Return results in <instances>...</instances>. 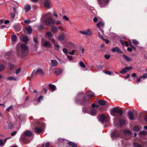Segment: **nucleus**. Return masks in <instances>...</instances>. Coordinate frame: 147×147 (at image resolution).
<instances>
[{"instance_id": "6e6552de", "label": "nucleus", "mask_w": 147, "mask_h": 147, "mask_svg": "<svg viewBox=\"0 0 147 147\" xmlns=\"http://www.w3.org/2000/svg\"><path fill=\"white\" fill-rule=\"evenodd\" d=\"M63 71V69L61 68H57L55 69L54 72L56 75H59L62 73Z\"/></svg>"}, {"instance_id": "f03ea898", "label": "nucleus", "mask_w": 147, "mask_h": 147, "mask_svg": "<svg viewBox=\"0 0 147 147\" xmlns=\"http://www.w3.org/2000/svg\"><path fill=\"white\" fill-rule=\"evenodd\" d=\"M32 133L30 131H27L24 133V135L21 137V139L24 143L27 144L30 142L28 140L27 137L31 136Z\"/></svg>"}, {"instance_id": "a878e982", "label": "nucleus", "mask_w": 147, "mask_h": 147, "mask_svg": "<svg viewBox=\"0 0 147 147\" xmlns=\"http://www.w3.org/2000/svg\"><path fill=\"white\" fill-rule=\"evenodd\" d=\"M85 34L88 36H90L92 34L91 30L89 29H88L85 31Z\"/></svg>"}, {"instance_id": "338daca9", "label": "nucleus", "mask_w": 147, "mask_h": 147, "mask_svg": "<svg viewBox=\"0 0 147 147\" xmlns=\"http://www.w3.org/2000/svg\"><path fill=\"white\" fill-rule=\"evenodd\" d=\"M33 40L34 42L35 43H37L38 42L37 38H36L34 37L33 38Z\"/></svg>"}, {"instance_id": "69168bd1", "label": "nucleus", "mask_w": 147, "mask_h": 147, "mask_svg": "<svg viewBox=\"0 0 147 147\" xmlns=\"http://www.w3.org/2000/svg\"><path fill=\"white\" fill-rule=\"evenodd\" d=\"M93 20L95 22H97L98 18L96 17H95L93 19Z\"/></svg>"}, {"instance_id": "39448f33", "label": "nucleus", "mask_w": 147, "mask_h": 147, "mask_svg": "<svg viewBox=\"0 0 147 147\" xmlns=\"http://www.w3.org/2000/svg\"><path fill=\"white\" fill-rule=\"evenodd\" d=\"M54 23V21L50 17L46 19L45 22V24L47 26H52Z\"/></svg>"}, {"instance_id": "4be33fe9", "label": "nucleus", "mask_w": 147, "mask_h": 147, "mask_svg": "<svg viewBox=\"0 0 147 147\" xmlns=\"http://www.w3.org/2000/svg\"><path fill=\"white\" fill-rule=\"evenodd\" d=\"M125 121L124 119H121L119 120L120 126H122L125 124Z\"/></svg>"}, {"instance_id": "2eb2a0df", "label": "nucleus", "mask_w": 147, "mask_h": 147, "mask_svg": "<svg viewBox=\"0 0 147 147\" xmlns=\"http://www.w3.org/2000/svg\"><path fill=\"white\" fill-rule=\"evenodd\" d=\"M25 29L27 31L29 34H31L32 33V30L30 26L26 27Z\"/></svg>"}, {"instance_id": "79ce46f5", "label": "nucleus", "mask_w": 147, "mask_h": 147, "mask_svg": "<svg viewBox=\"0 0 147 147\" xmlns=\"http://www.w3.org/2000/svg\"><path fill=\"white\" fill-rule=\"evenodd\" d=\"M132 41L133 44L135 45H137L139 44L138 42L135 40H133Z\"/></svg>"}, {"instance_id": "0eeeda50", "label": "nucleus", "mask_w": 147, "mask_h": 147, "mask_svg": "<svg viewBox=\"0 0 147 147\" xmlns=\"http://www.w3.org/2000/svg\"><path fill=\"white\" fill-rule=\"evenodd\" d=\"M98 118L99 121L101 123H103L106 119V117L103 114H101L100 116H98Z\"/></svg>"}, {"instance_id": "e2e57ef3", "label": "nucleus", "mask_w": 147, "mask_h": 147, "mask_svg": "<svg viewBox=\"0 0 147 147\" xmlns=\"http://www.w3.org/2000/svg\"><path fill=\"white\" fill-rule=\"evenodd\" d=\"M105 73L109 75H111V72L109 71H105Z\"/></svg>"}, {"instance_id": "bb28decb", "label": "nucleus", "mask_w": 147, "mask_h": 147, "mask_svg": "<svg viewBox=\"0 0 147 147\" xmlns=\"http://www.w3.org/2000/svg\"><path fill=\"white\" fill-rule=\"evenodd\" d=\"M7 79L9 80H13L15 81H17L18 80L17 78H16L12 76L8 77L7 78Z\"/></svg>"}, {"instance_id": "5701e85b", "label": "nucleus", "mask_w": 147, "mask_h": 147, "mask_svg": "<svg viewBox=\"0 0 147 147\" xmlns=\"http://www.w3.org/2000/svg\"><path fill=\"white\" fill-rule=\"evenodd\" d=\"M68 144L72 147H77V145L73 142L69 141Z\"/></svg>"}, {"instance_id": "72a5a7b5", "label": "nucleus", "mask_w": 147, "mask_h": 147, "mask_svg": "<svg viewBox=\"0 0 147 147\" xmlns=\"http://www.w3.org/2000/svg\"><path fill=\"white\" fill-rule=\"evenodd\" d=\"M11 39L13 42L16 41L17 39V37L15 35H12L11 36Z\"/></svg>"}, {"instance_id": "ddd939ff", "label": "nucleus", "mask_w": 147, "mask_h": 147, "mask_svg": "<svg viewBox=\"0 0 147 147\" xmlns=\"http://www.w3.org/2000/svg\"><path fill=\"white\" fill-rule=\"evenodd\" d=\"M51 30L53 33H56L58 31V28L55 26H52Z\"/></svg>"}, {"instance_id": "7ed1b4c3", "label": "nucleus", "mask_w": 147, "mask_h": 147, "mask_svg": "<svg viewBox=\"0 0 147 147\" xmlns=\"http://www.w3.org/2000/svg\"><path fill=\"white\" fill-rule=\"evenodd\" d=\"M112 114L114 116H117V115L116 113H119L120 115H122L123 111L122 109H119L115 107L113 108L111 111Z\"/></svg>"}, {"instance_id": "0e129e2a", "label": "nucleus", "mask_w": 147, "mask_h": 147, "mask_svg": "<svg viewBox=\"0 0 147 147\" xmlns=\"http://www.w3.org/2000/svg\"><path fill=\"white\" fill-rule=\"evenodd\" d=\"M96 67L97 68L99 69L100 70H102L103 68L102 67V66L100 65H97L96 66Z\"/></svg>"}, {"instance_id": "9b49d317", "label": "nucleus", "mask_w": 147, "mask_h": 147, "mask_svg": "<svg viewBox=\"0 0 147 147\" xmlns=\"http://www.w3.org/2000/svg\"><path fill=\"white\" fill-rule=\"evenodd\" d=\"M112 136L115 137H119V134L118 131L117 130H115V131L112 133Z\"/></svg>"}, {"instance_id": "b1692460", "label": "nucleus", "mask_w": 147, "mask_h": 147, "mask_svg": "<svg viewBox=\"0 0 147 147\" xmlns=\"http://www.w3.org/2000/svg\"><path fill=\"white\" fill-rule=\"evenodd\" d=\"M104 25V23L102 21L98 22L96 25L97 27L98 28H100L101 26H103Z\"/></svg>"}, {"instance_id": "ea45409f", "label": "nucleus", "mask_w": 147, "mask_h": 147, "mask_svg": "<svg viewBox=\"0 0 147 147\" xmlns=\"http://www.w3.org/2000/svg\"><path fill=\"white\" fill-rule=\"evenodd\" d=\"M28 98H29L28 96H27L26 97V98L25 99V103L23 104L22 105L24 107H28V105L27 106H26V101L28 100Z\"/></svg>"}, {"instance_id": "f257e3e1", "label": "nucleus", "mask_w": 147, "mask_h": 147, "mask_svg": "<svg viewBox=\"0 0 147 147\" xmlns=\"http://www.w3.org/2000/svg\"><path fill=\"white\" fill-rule=\"evenodd\" d=\"M79 102L80 105L84 107L82 109V111L84 113L87 112V108L90 106L91 104L90 99H87L85 97L83 100H80Z\"/></svg>"}, {"instance_id": "de8ad7c7", "label": "nucleus", "mask_w": 147, "mask_h": 147, "mask_svg": "<svg viewBox=\"0 0 147 147\" xmlns=\"http://www.w3.org/2000/svg\"><path fill=\"white\" fill-rule=\"evenodd\" d=\"M13 108V106L12 105H11L7 108V110L9 111L12 109Z\"/></svg>"}, {"instance_id": "052dcab7", "label": "nucleus", "mask_w": 147, "mask_h": 147, "mask_svg": "<svg viewBox=\"0 0 147 147\" xmlns=\"http://www.w3.org/2000/svg\"><path fill=\"white\" fill-rule=\"evenodd\" d=\"M17 133V131H15L14 132H12L11 133V135L12 136H15L16 134Z\"/></svg>"}, {"instance_id": "58836bf2", "label": "nucleus", "mask_w": 147, "mask_h": 147, "mask_svg": "<svg viewBox=\"0 0 147 147\" xmlns=\"http://www.w3.org/2000/svg\"><path fill=\"white\" fill-rule=\"evenodd\" d=\"M54 46L56 47L55 48V51H59L60 48L59 45H54Z\"/></svg>"}, {"instance_id": "f3484780", "label": "nucleus", "mask_w": 147, "mask_h": 147, "mask_svg": "<svg viewBox=\"0 0 147 147\" xmlns=\"http://www.w3.org/2000/svg\"><path fill=\"white\" fill-rule=\"evenodd\" d=\"M31 8L29 4H27L24 7V9L25 11L26 12H27L30 10Z\"/></svg>"}, {"instance_id": "c03bdc74", "label": "nucleus", "mask_w": 147, "mask_h": 147, "mask_svg": "<svg viewBox=\"0 0 147 147\" xmlns=\"http://www.w3.org/2000/svg\"><path fill=\"white\" fill-rule=\"evenodd\" d=\"M43 96H40L38 98V102H40V101L43 99Z\"/></svg>"}, {"instance_id": "09e8293b", "label": "nucleus", "mask_w": 147, "mask_h": 147, "mask_svg": "<svg viewBox=\"0 0 147 147\" xmlns=\"http://www.w3.org/2000/svg\"><path fill=\"white\" fill-rule=\"evenodd\" d=\"M21 70V68H18L16 71L15 73L16 74H18Z\"/></svg>"}, {"instance_id": "a18cd8bd", "label": "nucleus", "mask_w": 147, "mask_h": 147, "mask_svg": "<svg viewBox=\"0 0 147 147\" xmlns=\"http://www.w3.org/2000/svg\"><path fill=\"white\" fill-rule=\"evenodd\" d=\"M4 65L3 64L0 65V71H2L4 68Z\"/></svg>"}, {"instance_id": "680f3d73", "label": "nucleus", "mask_w": 147, "mask_h": 147, "mask_svg": "<svg viewBox=\"0 0 147 147\" xmlns=\"http://www.w3.org/2000/svg\"><path fill=\"white\" fill-rule=\"evenodd\" d=\"M50 146V143L49 142H47L45 144V147H49Z\"/></svg>"}, {"instance_id": "2f4dec72", "label": "nucleus", "mask_w": 147, "mask_h": 147, "mask_svg": "<svg viewBox=\"0 0 147 147\" xmlns=\"http://www.w3.org/2000/svg\"><path fill=\"white\" fill-rule=\"evenodd\" d=\"M44 44V46L46 47H50L51 46L50 42L48 41L45 42Z\"/></svg>"}, {"instance_id": "dca6fc26", "label": "nucleus", "mask_w": 147, "mask_h": 147, "mask_svg": "<svg viewBox=\"0 0 147 147\" xmlns=\"http://www.w3.org/2000/svg\"><path fill=\"white\" fill-rule=\"evenodd\" d=\"M42 130L40 127H35L34 129V132L35 133L39 134L42 132Z\"/></svg>"}, {"instance_id": "13d9d810", "label": "nucleus", "mask_w": 147, "mask_h": 147, "mask_svg": "<svg viewBox=\"0 0 147 147\" xmlns=\"http://www.w3.org/2000/svg\"><path fill=\"white\" fill-rule=\"evenodd\" d=\"M55 24H61V22L59 20L55 21L54 22Z\"/></svg>"}, {"instance_id": "6e6d98bb", "label": "nucleus", "mask_w": 147, "mask_h": 147, "mask_svg": "<svg viewBox=\"0 0 147 147\" xmlns=\"http://www.w3.org/2000/svg\"><path fill=\"white\" fill-rule=\"evenodd\" d=\"M75 50H73L71 52H69V53L71 55H73L75 53Z\"/></svg>"}, {"instance_id": "4c0bfd02", "label": "nucleus", "mask_w": 147, "mask_h": 147, "mask_svg": "<svg viewBox=\"0 0 147 147\" xmlns=\"http://www.w3.org/2000/svg\"><path fill=\"white\" fill-rule=\"evenodd\" d=\"M134 131H139L140 130V129L138 126L136 125L134 127Z\"/></svg>"}, {"instance_id": "4468645a", "label": "nucleus", "mask_w": 147, "mask_h": 147, "mask_svg": "<svg viewBox=\"0 0 147 147\" xmlns=\"http://www.w3.org/2000/svg\"><path fill=\"white\" fill-rule=\"evenodd\" d=\"M129 118L131 120H133L134 119V117L133 112L132 111H129L128 113Z\"/></svg>"}, {"instance_id": "f8f14e48", "label": "nucleus", "mask_w": 147, "mask_h": 147, "mask_svg": "<svg viewBox=\"0 0 147 147\" xmlns=\"http://www.w3.org/2000/svg\"><path fill=\"white\" fill-rule=\"evenodd\" d=\"M90 94L88 95L87 96H86L83 95V98H84L85 97H86L87 99H90L91 100V98L94 96L93 93L92 92H90Z\"/></svg>"}, {"instance_id": "c756f323", "label": "nucleus", "mask_w": 147, "mask_h": 147, "mask_svg": "<svg viewBox=\"0 0 147 147\" xmlns=\"http://www.w3.org/2000/svg\"><path fill=\"white\" fill-rule=\"evenodd\" d=\"M21 47L22 49L24 50H26L28 49L27 46L24 44H22L21 45Z\"/></svg>"}, {"instance_id": "864d4df0", "label": "nucleus", "mask_w": 147, "mask_h": 147, "mask_svg": "<svg viewBox=\"0 0 147 147\" xmlns=\"http://www.w3.org/2000/svg\"><path fill=\"white\" fill-rule=\"evenodd\" d=\"M110 55H105L104 57L106 59H108L110 57Z\"/></svg>"}, {"instance_id": "473e14b6", "label": "nucleus", "mask_w": 147, "mask_h": 147, "mask_svg": "<svg viewBox=\"0 0 147 147\" xmlns=\"http://www.w3.org/2000/svg\"><path fill=\"white\" fill-rule=\"evenodd\" d=\"M64 34L61 35L58 38V40L59 41H62L64 40Z\"/></svg>"}, {"instance_id": "6ab92c4d", "label": "nucleus", "mask_w": 147, "mask_h": 147, "mask_svg": "<svg viewBox=\"0 0 147 147\" xmlns=\"http://www.w3.org/2000/svg\"><path fill=\"white\" fill-rule=\"evenodd\" d=\"M51 63L52 67L56 66L58 64V63L57 61L55 60H51Z\"/></svg>"}, {"instance_id": "20e7f679", "label": "nucleus", "mask_w": 147, "mask_h": 147, "mask_svg": "<svg viewBox=\"0 0 147 147\" xmlns=\"http://www.w3.org/2000/svg\"><path fill=\"white\" fill-rule=\"evenodd\" d=\"M97 2L101 7L103 8L108 4L109 0H97Z\"/></svg>"}, {"instance_id": "cd10ccee", "label": "nucleus", "mask_w": 147, "mask_h": 147, "mask_svg": "<svg viewBox=\"0 0 147 147\" xmlns=\"http://www.w3.org/2000/svg\"><path fill=\"white\" fill-rule=\"evenodd\" d=\"M124 133L125 134H128V135H130L131 134V131L129 130H123Z\"/></svg>"}, {"instance_id": "a211bd4d", "label": "nucleus", "mask_w": 147, "mask_h": 147, "mask_svg": "<svg viewBox=\"0 0 147 147\" xmlns=\"http://www.w3.org/2000/svg\"><path fill=\"white\" fill-rule=\"evenodd\" d=\"M51 2L50 0H45L44 5L45 6L49 7V4Z\"/></svg>"}, {"instance_id": "a19ab883", "label": "nucleus", "mask_w": 147, "mask_h": 147, "mask_svg": "<svg viewBox=\"0 0 147 147\" xmlns=\"http://www.w3.org/2000/svg\"><path fill=\"white\" fill-rule=\"evenodd\" d=\"M80 65L83 68H85L86 67L85 65L82 61L80 62Z\"/></svg>"}, {"instance_id": "c85d7f7f", "label": "nucleus", "mask_w": 147, "mask_h": 147, "mask_svg": "<svg viewBox=\"0 0 147 147\" xmlns=\"http://www.w3.org/2000/svg\"><path fill=\"white\" fill-rule=\"evenodd\" d=\"M98 103L100 105L102 106L106 104L105 102L103 100H99Z\"/></svg>"}, {"instance_id": "393cba45", "label": "nucleus", "mask_w": 147, "mask_h": 147, "mask_svg": "<svg viewBox=\"0 0 147 147\" xmlns=\"http://www.w3.org/2000/svg\"><path fill=\"white\" fill-rule=\"evenodd\" d=\"M46 35L50 39L53 37V34L50 32H48L46 33Z\"/></svg>"}, {"instance_id": "7c9ffc66", "label": "nucleus", "mask_w": 147, "mask_h": 147, "mask_svg": "<svg viewBox=\"0 0 147 147\" xmlns=\"http://www.w3.org/2000/svg\"><path fill=\"white\" fill-rule=\"evenodd\" d=\"M123 57L125 58V59L127 61H131V59L129 57H127L125 55H123Z\"/></svg>"}, {"instance_id": "1a4fd4ad", "label": "nucleus", "mask_w": 147, "mask_h": 147, "mask_svg": "<svg viewBox=\"0 0 147 147\" xmlns=\"http://www.w3.org/2000/svg\"><path fill=\"white\" fill-rule=\"evenodd\" d=\"M111 50L113 52H115L116 51L117 52L120 53H123L122 51L117 47H116L112 48Z\"/></svg>"}, {"instance_id": "bf43d9fd", "label": "nucleus", "mask_w": 147, "mask_h": 147, "mask_svg": "<svg viewBox=\"0 0 147 147\" xmlns=\"http://www.w3.org/2000/svg\"><path fill=\"white\" fill-rule=\"evenodd\" d=\"M142 78H140V76L138 78H137L136 80V83H137L138 84V82H140V79Z\"/></svg>"}, {"instance_id": "412c9836", "label": "nucleus", "mask_w": 147, "mask_h": 147, "mask_svg": "<svg viewBox=\"0 0 147 147\" xmlns=\"http://www.w3.org/2000/svg\"><path fill=\"white\" fill-rule=\"evenodd\" d=\"M97 111L94 109H91L90 112V114L94 116L96 115Z\"/></svg>"}, {"instance_id": "774afa93", "label": "nucleus", "mask_w": 147, "mask_h": 147, "mask_svg": "<svg viewBox=\"0 0 147 147\" xmlns=\"http://www.w3.org/2000/svg\"><path fill=\"white\" fill-rule=\"evenodd\" d=\"M67 57L69 60H71L72 59V57L71 56L67 55Z\"/></svg>"}, {"instance_id": "603ef678", "label": "nucleus", "mask_w": 147, "mask_h": 147, "mask_svg": "<svg viewBox=\"0 0 147 147\" xmlns=\"http://www.w3.org/2000/svg\"><path fill=\"white\" fill-rule=\"evenodd\" d=\"M147 77V73L143 75L142 76H140V78H145Z\"/></svg>"}, {"instance_id": "f704fd0d", "label": "nucleus", "mask_w": 147, "mask_h": 147, "mask_svg": "<svg viewBox=\"0 0 147 147\" xmlns=\"http://www.w3.org/2000/svg\"><path fill=\"white\" fill-rule=\"evenodd\" d=\"M147 134L146 132L145 131H141L140 132L139 134V136H140L141 135H146Z\"/></svg>"}, {"instance_id": "aec40b11", "label": "nucleus", "mask_w": 147, "mask_h": 147, "mask_svg": "<svg viewBox=\"0 0 147 147\" xmlns=\"http://www.w3.org/2000/svg\"><path fill=\"white\" fill-rule=\"evenodd\" d=\"M49 87L50 90L53 91H55L56 89V86L52 84H49Z\"/></svg>"}, {"instance_id": "5fc2aeb1", "label": "nucleus", "mask_w": 147, "mask_h": 147, "mask_svg": "<svg viewBox=\"0 0 147 147\" xmlns=\"http://www.w3.org/2000/svg\"><path fill=\"white\" fill-rule=\"evenodd\" d=\"M18 118L21 121L23 120V116L21 115H18Z\"/></svg>"}, {"instance_id": "8fccbe9b", "label": "nucleus", "mask_w": 147, "mask_h": 147, "mask_svg": "<svg viewBox=\"0 0 147 147\" xmlns=\"http://www.w3.org/2000/svg\"><path fill=\"white\" fill-rule=\"evenodd\" d=\"M63 52L65 54V55L68 53L67 50L66 48H64L63 49Z\"/></svg>"}, {"instance_id": "4d7b16f0", "label": "nucleus", "mask_w": 147, "mask_h": 147, "mask_svg": "<svg viewBox=\"0 0 147 147\" xmlns=\"http://www.w3.org/2000/svg\"><path fill=\"white\" fill-rule=\"evenodd\" d=\"M10 69L12 70V69H13L14 67V65L13 64L10 63Z\"/></svg>"}, {"instance_id": "423d86ee", "label": "nucleus", "mask_w": 147, "mask_h": 147, "mask_svg": "<svg viewBox=\"0 0 147 147\" xmlns=\"http://www.w3.org/2000/svg\"><path fill=\"white\" fill-rule=\"evenodd\" d=\"M131 69L132 68L131 67H126L125 68H123L121 71H120V73L122 74H124L126 72L130 71Z\"/></svg>"}, {"instance_id": "c9c22d12", "label": "nucleus", "mask_w": 147, "mask_h": 147, "mask_svg": "<svg viewBox=\"0 0 147 147\" xmlns=\"http://www.w3.org/2000/svg\"><path fill=\"white\" fill-rule=\"evenodd\" d=\"M22 40L24 42H27L28 40L29 39L27 36H25L23 37Z\"/></svg>"}, {"instance_id": "37998d69", "label": "nucleus", "mask_w": 147, "mask_h": 147, "mask_svg": "<svg viewBox=\"0 0 147 147\" xmlns=\"http://www.w3.org/2000/svg\"><path fill=\"white\" fill-rule=\"evenodd\" d=\"M13 123H10L9 124L8 127L10 129H12L13 128Z\"/></svg>"}, {"instance_id": "9d476101", "label": "nucleus", "mask_w": 147, "mask_h": 147, "mask_svg": "<svg viewBox=\"0 0 147 147\" xmlns=\"http://www.w3.org/2000/svg\"><path fill=\"white\" fill-rule=\"evenodd\" d=\"M35 74L36 75H37L39 74L43 75L44 74V73L42 69L38 68L37 69V71L35 72Z\"/></svg>"}, {"instance_id": "e433bc0d", "label": "nucleus", "mask_w": 147, "mask_h": 147, "mask_svg": "<svg viewBox=\"0 0 147 147\" xmlns=\"http://www.w3.org/2000/svg\"><path fill=\"white\" fill-rule=\"evenodd\" d=\"M134 147H142L141 144L138 143H134Z\"/></svg>"}, {"instance_id": "3c124183", "label": "nucleus", "mask_w": 147, "mask_h": 147, "mask_svg": "<svg viewBox=\"0 0 147 147\" xmlns=\"http://www.w3.org/2000/svg\"><path fill=\"white\" fill-rule=\"evenodd\" d=\"M63 19L65 20L68 21L69 20V18L66 16L64 15L63 16Z\"/></svg>"}, {"instance_id": "49530a36", "label": "nucleus", "mask_w": 147, "mask_h": 147, "mask_svg": "<svg viewBox=\"0 0 147 147\" xmlns=\"http://www.w3.org/2000/svg\"><path fill=\"white\" fill-rule=\"evenodd\" d=\"M98 37L102 39V40L104 38L103 36L101 35L100 34V33L98 32Z\"/></svg>"}]
</instances>
